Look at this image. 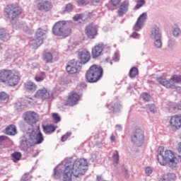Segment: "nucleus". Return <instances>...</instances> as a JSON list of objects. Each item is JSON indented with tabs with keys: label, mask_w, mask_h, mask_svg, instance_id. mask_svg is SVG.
<instances>
[{
	"label": "nucleus",
	"mask_w": 181,
	"mask_h": 181,
	"mask_svg": "<svg viewBox=\"0 0 181 181\" xmlns=\"http://www.w3.org/2000/svg\"><path fill=\"white\" fill-rule=\"evenodd\" d=\"M46 35L45 30H42V28H38L36 34L35 40H31L30 42V46H32L33 49H37L41 45H43V37Z\"/></svg>",
	"instance_id": "obj_6"
},
{
	"label": "nucleus",
	"mask_w": 181,
	"mask_h": 181,
	"mask_svg": "<svg viewBox=\"0 0 181 181\" xmlns=\"http://www.w3.org/2000/svg\"><path fill=\"white\" fill-rule=\"evenodd\" d=\"M0 50H2V47H1V45H0Z\"/></svg>",
	"instance_id": "obj_59"
},
{
	"label": "nucleus",
	"mask_w": 181,
	"mask_h": 181,
	"mask_svg": "<svg viewBox=\"0 0 181 181\" xmlns=\"http://www.w3.org/2000/svg\"><path fill=\"white\" fill-rule=\"evenodd\" d=\"M124 177L125 179H129V173H128V170H125L124 171Z\"/></svg>",
	"instance_id": "obj_56"
},
{
	"label": "nucleus",
	"mask_w": 181,
	"mask_h": 181,
	"mask_svg": "<svg viewBox=\"0 0 181 181\" xmlns=\"http://www.w3.org/2000/svg\"><path fill=\"white\" fill-rule=\"evenodd\" d=\"M146 108L148 109V110L151 112H153V114H155V112H156L157 110H156V106H155V105L151 104V105H146Z\"/></svg>",
	"instance_id": "obj_40"
},
{
	"label": "nucleus",
	"mask_w": 181,
	"mask_h": 181,
	"mask_svg": "<svg viewBox=\"0 0 181 181\" xmlns=\"http://www.w3.org/2000/svg\"><path fill=\"white\" fill-rule=\"evenodd\" d=\"M179 110H181V105L176 103H170L168 107L169 112L175 114V112H177Z\"/></svg>",
	"instance_id": "obj_26"
},
{
	"label": "nucleus",
	"mask_w": 181,
	"mask_h": 181,
	"mask_svg": "<svg viewBox=\"0 0 181 181\" xmlns=\"http://www.w3.org/2000/svg\"><path fill=\"white\" fill-rule=\"evenodd\" d=\"M152 168L151 167H147L145 169V173L147 175V176H149L152 173Z\"/></svg>",
	"instance_id": "obj_47"
},
{
	"label": "nucleus",
	"mask_w": 181,
	"mask_h": 181,
	"mask_svg": "<svg viewBox=\"0 0 181 181\" xmlns=\"http://www.w3.org/2000/svg\"><path fill=\"white\" fill-rule=\"evenodd\" d=\"M146 13H143L138 18L137 21L134 25L135 30H139L142 28V25H144V22L146 21Z\"/></svg>",
	"instance_id": "obj_22"
},
{
	"label": "nucleus",
	"mask_w": 181,
	"mask_h": 181,
	"mask_svg": "<svg viewBox=\"0 0 181 181\" xmlns=\"http://www.w3.org/2000/svg\"><path fill=\"white\" fill-rule=\"evenodd\" d=\"M52 117L55 124H57V123L60 122V121H62V118L57 113H52Z\"/></svg>",
	"instance_id": "obj_36"
},
{
	"label": "nucleus",
	"mask_w": 181,
	"mask_h": 181,
	"mask_svg": "<svg viewBox=\"0 0 181 181\" xmlns=\"http://www.w3.org/2000/svg\"><path fill=\"white\" fill-rule=\"evenodd\" d=\"M71 28L68 27L67 21H59L54 23L52 28V33L55 36H62V37H68L72 33Z\"/></svg>",
	"instance_id": "obj_4"
},
{
	"label": "nucleus",
	"mask_w": 181,
	"mask_h": 181,
	"mask_svg": "<svg viewBox=\"0 0 181 181\" xmlns=\"http://www.w3.org/2000/svg\"><path fill=\"white\" fill-rule=\"evenodd\" d=\"M112 159H113V162H115V163L118 164V162L119 160V154L118 153L117 151H116L113 153Z\"/></svg>",
	"instance_id": "obj_37"
},
{
	"label": "nucleus",
	"mask_w": 181,
	"mask_h": 181,
	"mask_svg": "<svg viewBox=\"0 0 181 181\" xmlns=\"http://www.w3.org/2000/svg\"><path fill=\"white\" fill-rule=\"evenodd\" d=\"M9 39H11L9 32L7 30H5V28H0V40H4L5 42L9 40Z\"/></svg>",
	"instance_id": "obj_25"
},
{
	"label": "nucleus",
	"mask_w": 181,
	"mask_h": 181,
	"mask_svg": "<svg viewBox=\"0 0 181 181\" xmlns=\"http://www.w3.org/2000/svg\"><path fill=\"white\" fill-rule=\"evenodd\" d=\"M161 37L160 33L159 32V28L155 26L151 29V37L153 39H159Z\"/></svg>",
	"instance_id": "obj_28"
},
{
	"label": "nucleus",
	"mask_w": 181,
	"mask_h": 181,
	"mask_svg": "<svg viewBox=\"0 0 181 181\" xmlns=\"http://www.w3.org/2000/svg\"><path fill=\"white\" fill-rule=\"evenodd\" d=\"M145 0H137L136 4L134 6L135 9H139L140 8H142L144 5H145Z\"/></svg>",
	"instance_id": "obj_39"
},
{
	"label": "nucleus",
	"mask_w": 181,
	"mask_h": 181,
	"mask_svg": "<svg viewBox=\"0 0 181 181\" xmlns=\"http://www.w3.org/2000/svg\"><path fill=\"white\" fill-rule=\"evenodd\" d=\"M73 9H74L73 4L69 3L65 6L64 12H71Z\"/></svg>",
	"instance_id": "obj_41"
},
{
	"label": "nucleus",
	"mask_w": 181,
	"mask_h": 181,
	"mask_svg": "<svg viewBox=\"0 0 181 181\" xmlns=\"http://www.w3.org/2000/svg\"><path fill=\"white\" fill-rule=\"evenodd\" d=\"M128 8H129V1H123L119 8L117 9V14L119 16H124L127 12H128Z\"/></svg>",
	"instance_id": "obj_19"
},
{
	"label": "nucleus",
	"mask_w": 181,
	"mask_h": 181,
	"mask_svg": "<svg viewBox=\"0 0 181 181\" xmlns=\"http://www.w3.org/2000/svg\"><path fill=\"white\" fill-rule=\"evenodd\" d=\"M139 71L136 67H133L129 71V77L132 78L138 76Z\"/></svg>",
	"instance_id": "obj_34"
},
{
	"label": "nucleus",
	"mask_w": 181,
	"mask_h": 181,
	"mask_svg": "<svg viewBox=\"0 0 181 181\" xmlns=\"http://www.w3.org/2000/svg\"><path fill=\"white\" fill-rule=\"evenodd\" d=\"M35 145H36V142L35 141L33 135L30 133L28 139H25V140L21 141L20 148L23 151H28V148L35 146Z\"/></svg>",
	"instance_id": "obj_13"
},
{
	"label": "nucleus",
	"mask_w": 181,
	"mask_h": 181,
	"mask_svg": "<svg viewBox=\"0 0 181 181\" xmlns=\"http://www.w3.org/2000/svg\"><path fill=\"white\" fill-rule=\"evenodd\" d=\"M102 179H103V177H101V176L97 177V180H98V181L102 180Z\"/></svg>",
	"instance_id": "obj_58"
},
{
	"label": "nucleus",
	"mask_w": 181,
	"mask_h": 181,
	"mask_svg": "<svg viewBox=\"0 0 181 181\" xmlns=\"http://www.w3.org/2000/svg\"><path fill=\"white\" fill-rule=\"evenodd\" d=\"M23 89L27 93H35L37 90V85L33 81H28L24 83Z\"/></svg>",
	"instance_id": "obj_20"
},
{
	"label": "nucleus",
	"mask_w": 181,
	"mask_h": 181,
	"mask_svg": "<svg viewBox=\"0 0 181 181\" xmlns=\"http://www.w3.org/2000/svg\"><path fill=\"white\" fill-rule=\"evenodd\" d=\"M31 135H33V138L34 139V142H35V145H39L45 141L43 134L40 132H39L37 134H36L35 132H32Z\"/></svg>",
	"instance_id": "obj_23"
},
{
	"label": "nucleus",
	"mask_w": 181,
	"mask_h": 181,
	"mask_svg": "<svg viewBox=\"0 0 181 181\" xmlns=\"http://www.w3.org/2000/svg\"><path fill=\"white\" fill-rule=\"evenodd\" d=\"M4 13L7 19L15 21L21 13H23V9L18 4H11L4 8Z\"/></svg>",
	"instance_id": "obj_5"
},
{
	"label": "nucleus",
	"mask_w": 181,
	"mask_h": 181,
	"mask_svg": "<svg viewBox=\"0 0 181 181\" xmlns=\"http://www.w3.org/2000/svg\"><path fill=\"white\" fill-rule=\"evenodd\" d=\"M170 81L173 83H181V76L180 75H173L170 78Z\"/></svg>",
	"instance_id": "obj_35"
},
{
	"label": "nucleus",
	"mask_w": 181,
	"mask_h": 181,
	"mask_svg": "<svg viewBox=\"0 0 181 181\" xmlns=\"http://www.w3.org/2000/svg\"><path fill=\"white\" fill-rule=\"evenodd\" d=\"M29 180V175L25 174L22 176L21 181H28Z\"/></svg>",
	"instance_id": "obj_50"
},
{
	"label": "nucleus",
	"mask_w": 181,
	"mask_h": 181,
	"mask_svg": "<svg viewBox=\"0 0 181 181\" xmlns=\"http://www.w3.org/2000/svg\"><path fill=\"white\" fill-rule=\"evenodd\" d=\"M42 129L45 134H52L56 131V127L52 124L49 125H42Z\"/></svg>",
	"instance_id": "obj_29"
},
{
	"label": "nucleus",
	"mask_w": 181,
	"mask_h": 181,
	"mask_svg": "<svg viewBox=\"0 0 181 181\" xmlns=\"http://www.w3.org/2000/svg\"><path fill=\"white\" fill-rule=\"evenodd\" d=\"M6 135H16V127L13 124H9L6 128Z\"/></svg>",
	"instance_id": "obj_27"
},
{
	"label": "nucleus",
	"mask_w": 181,
	"mask_h": 181,
	"mask_svg": "<svg viewBox=\"0 0 181 181\" xmlns=\"http://www.w3.org/2000/svg\"><path fill=\"white\" fill-rule=\"evenodd\" d=\"M78 5H87V4H91L90 0H78Z\"/></svg>",
	"instance_id": "obj_44"
},
{
	"label": "nucleus",
	"mask_w": 181,
	"mask_h": 181,
	"mask_svg": "<svg viewBox=\"0 0 181 181\" xmlns=\"http://www.w3.org/2000/svg\"><path fill=\"white\" fill-rule=\"evenodd\" d=\"M45 78H46V73L45 71H42L40 75L35 76V81L37 83H41V81H43Z\"/></svg>",
	"instance_id": "obj_31"
},
{
	"label": "nucleus",
	"mask_w": 181,
	"mask_h": 181,
	"mask_svg": "<svg viewBox=\"0 0 181 181\" xmlns=\"http://www.w3.org/2000/svg\"><path fill=\"white\" fill-rule=\"evenodd\" d=\"M9 95L5 92H0V101H6L8 100Z\"/></svg>",
	"instance_id": "obj_38"
},
{
	"label": "nucleus",
	"mask_w": 181,
	"mask_h": 181,
	"mask_svg": "<svg viewBox=\"0 0 181 181\" xmlns=\"http://www.w3.org/2000/svg\"><path fill=\"white\" fill-rule=\"evenodd\" d=\"M74 21H77L79 19H81V14H77L76 16H74L73 18Z\"/></svg>",
	"instance_id": "obj_53"
},
{
	"label": "nucleus",
	"mask_w": 181,
	"mask_h": 181,
	"mask_svg": "<svg viewBox=\"0 0 181 181\" xmlns=\"http://www.w3.org/2000/svg\"><path fill=\"white\" fill-rule=\"evenodd\" d=\"M103 0H89V2L90 4H98L99 2H101Z\"/></svg>",
	"instance_id": "obj_54"
},
{
	"label": "nucleus",
	"mask_w": 181,
	"mask_h": 181,
	"mask_svg": "<svg viewBox=\"0 0 181 181\" xmlns=\"http://www.w3.org/2000/svg\"><path fill=\"white\" fill-rule=\"evenodd\" d=\"M132 142L135 144L137 146H141L145 141V135L144 131L141 129H136V131L132 135Z\"/></svg>",
	"instance_id": "obj_7"
},
{
	"label": "nucleus",
	"mask_w": 181,
	"mask_h": 181,
	"mask_svg": "<svg viewBox=\"0 0 181 181\" xmlns=\"http://www.w3.org/2000/svg\"><path fill=\"white\" fill-rule=\"evenodd\" d=\"M169 127L172 129H180L181 128V114L171 116L169 120Z\"/></svg>",
	"instance_id": "obj_12"
},
{
	"label": "nucleus",
	"mask_w": 181,
	"mask_h": 181,
	"mask_svg": "<svg viewBox=\"0 0 181 181\" xmlns=\"http://www.w3.org/2000/svg\"><path fill=\"white\" fill-rule=\"evenodd\" d=\"M13 70L11 69H1L0 70V81L1 83H4L6 84V82L9 79V77L12 74Z\"/></svg>",
	"instance_id": "obj_17"
},
{
	"label": "nucleus",
	"mask_w": 181,
	"mask_h": 181,
	"mask_svg": "<svg viewBox=\"0 0 181 181\" xmlns=\"http://www.w3.org/2000/svg\"><path fill=\"white\" fill-rule=\"evenodd\" d=\"M157 160L161 166L169 165L172 168H176L177 163H179V159L175 156V153L170 150L163 151V146L158 148Z\"/></svg>",
	"instance_id": "obj_2"
},
{
	"label": "nucleus",
	"mask_w": 181,
	"mask_h": 181,
	"mask_svg": "<svg viewBox=\"0 0 181 181\" xmlns=\"http://www.w3.org/2000/svg\"><path fill=\"white\" fill-rule=\"evenodd\" d=\"M103 50H104V47L103 44H98L95 45L92 49V57L93 59H97V57H100L101 56V53H103Z\"/></svg>",
	"instance_id": "obj_21"
},
{
	"label": "nucleus",
	"mask_w": 181,
	"mask_h": 181,
	"mask_svg": "<svg viewBox=\"0 0 181 181\" xmlns=\"http://www.w3.org/2000/svg\"><path fill=\"white\" fill-rule=\"evenodd\" d=\"M25 101L28 104L33 105L37 103V98H32V97H27Z\"/></svg>",
	"instance_id": "obj_33"
},
{
	"label": "nucleus",
	"mask_w": 181,
	"mask_h": 181,
	"mask_svg": "<svg viewBox=\"0 0 181 181\" xmlns=\"http://www.w3.org/2000/svg\"><path fill=\"white\" fill-rule=\"evenodd\" d=\"M85 33L88 39H95L98 35V28L93 23L89 24L86 27Z\"/></svg>",
	"instance_id": "obj_10"
},
{
	"label": "nucleus",
	"mask_w": 181,
	"mask_h": 181,
	"mask_svg": "<svg viewBox=\"0 0 181 181\" xmlns=\"http://www.w3.org/2000/svg\"><path fill=\"white\" fill-rule=\"evenodd\" d=\"M54 178H55V179H60V173L59 171H57V170L54 171Z\"/></svg>",
	"instance_id": "obj_51"
},
{
	"label": "nucleus",
	"mask_w": 181,
	"mask_h": 181,
	"mask_svg": "<svg viewBox=\"0 0 181 181\" xmlns=\"http://www.w3.org/2000/svg\"><path fill=\"white\" fill-rule=\"evenodd\" d=\"M177 151L179 153H181V142L178 143Z\"/></svg>",
	"instance_id": "obj_55"
},
{
	"label": "nucleus",
	"mask_w": 181,
	"mask_h": 181,
	"mask_svg": "<svg viewBox=\"0 0 181 181\" xmlns=\"http://www.w3.org/2000/svg\"><path fill=\"white\" fill-rule=\"evenodd\" d=\"M37 114L35 112H26L24 114V119L27 124L30 125H33L37 122Z\"/></svg>",
	"instance_id": "obj_14"
},
{
	"label": "nucleus",
	"mask_w": 181,
	"mask_h": 181,
	"mask_svg": "<svg viewBox=\"0 0 181 181\" xmlns=\"http://www.w3.org/2000/svg\"><path fill=\"white\" fill-rule=\"evenodd\" d=\"M110 2L113 6H118L121 3V0H110Z\"/></svg>",
	"instance_id": "obj_46"
},
{
	"label": "nucleus",
	"mask_w": 181,
	"mask_h": 181,
	"mask_svg": "<svg viewBox=\"0 0 181 181\" xmlns=\"http://www.w3.org/2000/svg\"><path fill=\"white\" fill-rule=\"evenodd\" d=\"M88 170V161L86 158H78L74 163L69 161L65 163V169L63 173L64 181H71V176L78 177L86 174Z\"/></svg>",
	"instance_id": "obj_1"
},
{
	"label": "nucleus",
	"mask_w": 181,
	"mask_h": 181,
	"mask_svg": "<svg viewBox=\"0 0 181 181\" xmlns=\"http://www.w3.org/2000/svg\"><path fill=\"white\" fill-rule=\"evenodd\" d=\"M134 35H136V33H134V34H133V36H134Z\"/></svg>",
	"instance_id": "obj_60"
},
{
	"label": "nucleus",
	"mask_w": 181,
	"mask_h": 181,
	"mask_svg": "<svg viewBox=\"0 0 181 181\" xmlns=\"http://www.w3.org/2000/svg\"><path fill=\"white\" fill-rule=\"evenodd\" d=\"M157 81H158V83L161 84V86L166 87V88H173V87H175V84H172L170 83V81H168V79H166V78H157Z\"/></svg>",
	"instance_id": "obj_24"
},
{
	"label": "nucleus",
	"mask_w": 181,
	"mask_h": 181,
	"mask_svg": "<svg viewBox=\"0 0 181 181\" xmlns=\"http://www.w3.org/2000/svg\"><path fill=\"white\" fill-rule=\"evenodd\" d=\"M161 181H169V179L166 178V177L164 175V177L161 178Z\"/></svg>",
	"instance_id": "obj_57"
},
{
	"label": "nucleus",
	"mask_w": 181,
	"mask_h": 181,
	"mask_svg": "<svg viewBox=\"0 0 181 181\" xmlns=\"http://www.w3.org/2000/svg\"><path fill=\"white\" fill-rule=\"evenodd\" d=\"M154 45L157 48L162 47V40H160V37L155 39Z\"/></svg>",
	"instance_id": "obj_42"
},
{
	"label": "nucleus",
	"mask_w": 181,
	"mask_h": 181,
	"mask_svg": "<svg viewBox=\"0 0 181 181\" xmlns=\"http://www.w3.org/2000/svg\"><path fill=\"white\" fill-rule=\"evenodd\" d=\"M51 97L52 93H50V90L45 87L38 89L34 94V98L37 100H42V101H45V100H49Z\"/></svg>",
	"instance_id": "obj_8"
},
{
	"label": "nucleus",
	"mask_w": 181,
	"mask_h": 181,
	"mask_svg": "<svg viewBox=\"0 0 181 181\" xmlns=\"http://www.w3.org/2000/svg\"><path fill=\"white\" fill-rule=\"evenodd\" d=\"M143 98L144 100H145V101H149V99L151 98V95H149L148 93H144Z\"/></svg>",
	"instance_id": "obj_49"
},
{
	"label": "nucleus",
	"mask_w": 181,
	"mask_h": 181,
	"mask_svg": "<svg viewBox=\"0 0 181 181\" xmlns=\"http://www.w3.org/2000/svg\"><path fill=\"white\" fill-rule=\"evenodd\" d=\"M66 70L69 74H76V73L78 71V65H77V62H69L66 65Z\"/></svg>",
	"instance_id": "obj_18"
},
{
	"label": "nucleus",
	"mask_w": 181,
	"mask_h": 181,
	"mask_svg": "<svg viewBox=\"0 0 181 181\" xmlns=\"http://www.w3.org/2000/svg\"><path fill=\"white\" fill-rule=\"evenodd\" d=\"M180 29L179 28H175L174 30L173 31V35L175 37L180 36Z\"/></svg>",
	"instance_id": "obj_45"
},
{
	"label": "nucleus",
	"mask_w": 181,
	"mask_h": 181,
	"mask_svg": "<svg viewBox=\"0 0 181 181\" xmlns=\"http://www.w3.org/2000/svg\"><path fill=\"white\" fill-rule=\"evenodd\" d=\"M71 136V132H67L65 135L62 136L61 141L62 142H66L69 138Z\"/></svg>",
	"instance_id": "obj_43"
},
{
	"label": "nucleus",
	"mask_w": 181,
	"mask_h": 181,
	"mask_svg": "<svg viewBox=\"0 0 181 181\" xmlns=\"http://www.w3.org/2000/svg\"><path fill=\"white\" fill-rule=\"evenodd\" d=\"M116 139H117V133L112 134L110 136V141L112 142H115Z\"/></svg>",
	"instance_id": "obj_48"
},
{
	"label": "nucleus",
	"mask_w": 181,
	"mask_h": 181,
	"mask_svg": "<svg viewBox=\"0 0 181 181\" xmlns=\"http://www.w3.org/2000/svg\"><path fill=\"white\" fill-rule=\"evenodd\" d=\"M42 60L45 63H52L53 61V55L50 52H45L42 55Z\"/></svg>",
	"instance_id": "obj_30"
},
{
	"label": "nucleus",
	"mask_w": 181,
	"mask_h": 181,
	"mask_svg": "<svg viewBox=\"0 0 181 181\" xmlns=\"http://www.w3.org/2000/svg\"><path fill=\"white\" fill-rule=\"evenodd\" d=\"M52 8H53V5L52 4V1L49 0L41 1L37 4V9L38 11L49 12V11H52Z\"/></svg>",
	"instance_id": "obj_15"
},
{
	"label": "nucleus",
	"mask_w": 181,
	"mask_h": 181,
	"mask_svg": "<svg viewBox=\"0 0 181 181\" xmlns=\"http://www.w3.org/2000/svg\"><path fill=\"white\" fill-rule=\"evenodd\" d=\"M78 59L83 64H86V63H88L90 62V59H91V55L90 52L87 51V49H83L78 52Z\"/></svg>",
	"instance_id": "obj_16"
},
{
	"label": "nucleus",
	"mask_w": 181,
	"mask_h": 181,
	"mask_svg": "<svg viewBox=\"0 0 181 181\" xmlns=\"http://www.w3.org/2000/svg\"><path fill=\"white\" fill-rule=\"evenodd\" d=\"M78 101H80V95L74 91H72L69 93L68 98L64 102V105L74 107V105H76Z\"/></svg>",
	"instance_id": "obj_9"
},
{
	"label": "nucleus",
	"mask_w": 181,
	"mask_h": 181,
	"mask_svg": "<svg viewBox=\"0 0 181 181\" xmlns=\"http://www.w3.org/2000/svg\"><path fill=\"white\" fill-rule=\"evenodd\" d=\"M22 158V153L19 152H14L11 154V159L15 163L19 162V160Z\"/></svg>",
	"instance_id": "obj_32"
},
{
	"label": "nucleus",
	"mask_w": 181,
	"mask_h": 181,
	"mask_svg": "<svg viewBox=\"0 0 181 181\" xmlns=\"http://www.w3.org/2000/svg\"><path fill=\"white\" fill-rule=\"evenodd\" d=\"M6 140H8V136H0V144H1V142H4Z\"/></svg>",
	"instance_id": "obj_52"
},
{
	"label": "nucleus",
	"mask_w": 181,
	"mask_h": 181,
	"mask_svg": "<svg viewBox=\"0 0 181 181\" xmlns=\"http://www.w3.org/2000/svg\"><path fill=\"white\" fill-rule=\"evenodd\" d=\"M104 71L100 65L93 64L90 66L86 74L88 83H97L103 77Z\"/></svg>",
	"instance_id": "obj_3"
},
{
	"label": "nucleus",
	"mask_w": 181,
	"mask_h": 181,
	"mask_svg": "<svg viewBox=\"0 0 181 181\" xmlns=\"http://www.w3.org/2000/svg\"><path fill=\"white\" fill-rule=\"evenodd\" d=\"M21 82V74H18V71L13 70L11 75L7 80L6 84L9 86L10 87H15V86H18V83Z\"/></svg>",
	"instance_id": "obj_11"
}]
</instances>
